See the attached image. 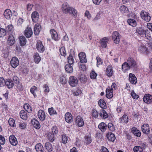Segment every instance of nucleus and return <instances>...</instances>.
Wrapping results in <instances>:
<instances>
[{"label": "nucleus", "instance_id": "obj_60", "mask_svg": "<svg viewBox=\"0 0 152 152\" xmlns=\"http://www.w3.org/2000/svg\"><path fill=\"white\" fill-rule=\"evenodd\" d=\"M10 126L12 127H16L15 120L12 118H10Z\"/></svg>", "mask_w": 152, "mask_h": 152}, {"label": "nucleus", "instance_id": "obj_41", "mask_svg": "<svg viewBox=\"0 0 152 152\" xmlns=\"http://www.w3.org/2000/svg\"><path fill=\"white\" fill-rule=\"evenodd\" d=\"M127 22L128 24L133 27H135L137 24L136 21L133 19H129L128 20Z\"/></svg>", "mask_w": 152, "mask_h": 152}, {"label": "nucleus", "instance_id": "obj_31", "mask_svg": "<svg viewBox=\"0 0 152 152\" xmlns=\"http://www.w3.org/2000/svg\"><path fill=\"white\" fill-rule=\"evenodd\" d=\"M120 121L122 123L126 124L128 122V118L126 115H124L120 118Z\"/></svg>", "mask_w": 152, "mask_h": 152}, {"label": "nucleus", "instance_id": "obj_18", "mask_svg": "<svg viewBox=\"0 0 152 152\" xmlns=\"http://www.w3.org/2000/svg\"><path fill=\"white\" fill-rule=\"evenodd\" d=\"M110 38L109 37H107L102 38L101 40V46L103 48H105L107 46V44L109 41Z\"/></svg>", "mask_w": 152, "mask_h": 152}, {"label": "nucleus", "instance_id": "obj_54", "mask_svg": "<svg viewBox=\"0 0 152 152\" xmlns=\"http://www.w3.org/2000/svg\"><path fill=\"white\" fill-rule=\"evenodd\" d=\"M68 62L70 64H72L74 63V60L72 56L69 55L68 58Z\"/></svg>", "mask_w": 152, "mask_h": 152}, {"label": "nucleus", "instance_id": "obj_48", "mask_svg": "<svg viewBox=\"0 0 152 152\" xmlns=\"http://www.w3.org/2000/svg\"><path fill=\"white\" fill-rule=\"evenodd\" d=\"M70 9V10L69 13L71 14L75 17H76L77 15V12L76 10L72 7Z\"/></svg>", "mask_w": 152, "mask_h": 152}, {"label": "nucleus", "instance_id": "obj_29", "mask_svg": "<svg viewBox=\"0 0 152 152\" xmlns=\"http://www.w3.org/2000/svg\"><path fill=\"white\" fill-rule=\"evenodd\" d=\"M35 148L37 152H43L44 149L41 143L37 144L35 146Z\"/></svg>", "mask_w": 152, "mask_h": 152}, {"label": "nucleus", "instance_id": "obj_8", "mask_svg": "<svg viewBox=\"0 0 152 152\" xmlns=\"http://www.w3.org/2000/svg\"><path fill=\"white\" fill-rule=\"evenodd\" d=\"M36 47L38 51L39 52H43L45 50L44 47L43 45L42 42L40 41H38L37 42Z\"/></svg>", "mask_w": 152, "mask_h": 152}, {"label": "nucleus", "instance_id": "obj_45", "mask_svg": "<svg viewBox=\"0 0 152 152\" xmlns=\"http://www.w3.org/2000/svg\"><path fill=\"white\" fill-rule=\"evenodd\" d=\"M61 136V142L64 144L67 143L68 140V137L65 134L62 135Z\"/></svg>", "mask_w": 152, "mask_h": 152}, {"label": "nucleus", "instance_id": "obj_11", "mask_svg": "<svg viewBox=\"0 0 152 152\" xmlns=\"http://www.w3.org/2000/svg\"><path fill=\"white\" fill-rule=\"evenodd\" d=\"M143 101L147 104H150L152 102V96L148 94H145L144 96Z\"/></svg>", "mask_w": 152, "mask_h": 152}, {"label": "nucleus", "instance_id": "obj_6", "mask_svg": "<svg viewBox=\"0 0 152 152\" xmlns=\"http://www.w3.org/2000/svg\"><path fill=\"white\" fill-rule=\"evenodd\" d=\"M80 61L82 63H86L87 59L85 53L83 52H80L78 54Z\"/></svg>", "mask_w": 152, "mask_h": 152}, {"label": "nucleus", "instance_id": "obj_21", "mask_svg": "<svg viewBox=\"0 0 152 152\" xmlns=\"http://www.w3.org/2000/svg\"><path fill=\"white\" fill-rule=\"evenodd\" d=\"M41 27L39 23L36 24L34 27V33L35 35H38L41 30Z\"/></svg>", "mask_w": 152, "mask_h": 152}, {"label": "nucleus", "instance_id": "obj_26", "mask_svg": "<svg viewBox=\"0 0 152 152\" xmlns=\"http://www.w3.org/2000/svg\"><path fill=\"white\" fill-rule=\"evenodd\" d=\"M31 123L34 128L39 129L40 127V125L39 122L36 119H34L31 120Z\"/></svg>", "mask_w": 152, "mask_h": 152}, {"label": "nucleus", "instance_id": "obj_17", "mask_svg": "<svg viewBox=\"0 0 152 152\" xmlns=\"http://www.w3.org/2000/svg\"><path fill=\"white\" fill-rule=\"evenodd\" d=\"M65 118L66 121L69 123H70L72 122V116L71 114L67 112L66 113L65 115Z\"/></svg>", "mask_w": 152, "mask_h": 152}, {"label": "nucleus", "instance_id": "obj_53", "mask_svg": "<svg viewBox=\"0 0 152 152\" xmlns=\"http://www.w3.org/2000/svg\"><path fill=\"white\" fill-rule=\"evenodd\" d=\"M133 150L135 152H142L143 150L141 147L136 146L134 147Z\"/></svg>", "mask_w": 152, "mask_h": 152}, {"label": "nucleus", "instance_id": "obj_32", "mask_svg": "<svg viewBox=\"0 0 152 152\" xmlns=\"http://www.w3.org/2000/svg\"><path fill=\"white\" fill-rule=\"evenodd\" d=\"M98 104L100 107L102 109H105L107 107L106 102L103 99L99 100Z\"/></svg>", "mask_w": 152, "mask_h": 152}, {"label": "nucleus", "instance_id": "obj_25", "mask_svg": "<svg viewBox=\"0 0 152 152\" xmlns=\"http://www.w3.org/2000/svg\"><path fill=\"white\" fill-rule=\"evenodd\" d=\"M106 96L108 98H112L113 96V91L112 89H111L110 88H107L106 90Z\"/></svg>", "mask_w": 152, "mask_h": 152}, {"label": "nucleus", "instance_id": "obj_2", "mask_svg": "<svg viewBox=\"0 0 152 152\" xmlns=\"http://www.w3.org/2000/svg\"><path fill=\"white\" fill-rule=\"evenodd\" d=\"M112 39L115 43L117 44L119 43L120 41V36L118 32H114L112 34Z\"/></svg>", "mask_w": 152, "mask_h": 152}, {"label": "nucleus", "instance_id": "obj_57", "mask_svg": "<svg viewBox=\"0 0 152 152\" xmlns=\"http://www.w3.org/2000/svg\"><path fill=\"white\" fill-rule=\"evenodd\" d=\"M67 82L66 79L64 76H62L60 79V83L62 84H65Z\"/></svg>", "mask_w": 152, "mask_h": 152}, {"label": "nucleus", "instance_id": "obj_42", "mask_svg": "<svg viewBox=\"0 0 152 152\" xmlns=\"http://www.w3.org/2000/svg\"><path fill=\"white\" fill-rule=\"evenodd\" d=\"M34 60L35 62L37 64H38L41 60V58L39 56L38 53H35L34 56Z\"/></svg>", "mask_w": 152, "mask_h": 152}, {"label": "nucleus", "instance_id": "obj_36", "mask_svg": "<svg viewBox=\"0 0 152 152\" xmlns=\"http://www.w3.org/2000/svg\"><path fill=\"white\" fill-rule=\"evenodd\" d=\"M146 30H144L141 28H137L136 30V33L140 35L142 37H144Z\"/></svg>", "mask_w": 152, "mask_h": 152}, {"label": "nucleus", "instance_id": "obj_16", "mask_svg": "<svg viewBox=\"0 0 152 152\" xmlns=\"http://www.w3.org/2000/svg\"><path fill=\"white\" fill-rule=\"evenodd\" d=\"M75 122L79 127H82L83 126L84 123L82 118L78 116L76 117Z\"/></svg>", "mask_w": 152, "mask_h": 152}, {"label": "nucleus", "instance_id": "obj_7", "mask_svg": "<svg viewBox=\"0 0 152 152\" xmlns=\"http://www.w3.org/2000/svg\"><path fill=\"white\" fill-rule=\"evenodd\" d=\"M71 7H70L68 4L66 2L64 3L62 5V10L65 13H68L69 12Z\"/></svg>", "mask_w": 152, "mask_h": 152}, {"label": "nucleus", "instance_id": "obj_51", "mask_svg": "<svg viewBox=\"0 0 152 152\" xmlns=\"http://www.w3.org/2000/svg\"><path fill=\"white\" fill-rule=\"evenodd\" d=\"M6 31L5 29L0 27V37H4L6 35Z\"/></svg>", "mask_w": 152, "mask_h": 152}, {"label": "nucleus", "instance_id": "obj_19", "mask_svg": "<svg viewBox=\"0 0 152 152\" xmlns=\"http://www.w3.org/2000/svg\"><path fill=\"white\" fill-rule=\"evenodd\" d=\"M45 112L42 110H39L38 112V117L39 119L41 121L44 120L45 118Z\"/></svg>", "mask_w": 152, "mask_h": 152}, {"label": "nucleus", "instance_id": "obj_33", "mask_svg": "<svg viewBox=\"0 0 152 152\" xmlns=\"http://www.w3.org/2000/svg\"><path fill=\"white\" fill-rule=\"evenodd\" d=\"M99 128L102 131L104 132L106 129L107 125L104 123H101L98 126Z\"/></svg>", "mask_w": 152, "mask_h": 152}, {"label": "nucleus", "instance_id": "obj_12", "mask_svg": "<svg viewBox=\"0 0 152 152\" xmlns=\"http://www.w3.org/2000/svg\"><path fill=\"white\" fill-rule=\"evenodd\" d=\"M129 81L132 84H135L137 82V78L135 75L131 73L129 74Z\"/></svg>", "mask_w": 152, "mask_h": 152}, {"label": "nucleus", "instance_id": "obj_46", "mask_svg": "<svg viewBox=\"0 0 152 152\" xmlns=\"http://www.w3.org/2000/svg\"><path fill=\"white\" fill-rule=\"evenodd\" d=\"M24 108L25 110L28 113H30L32 111L31 108L28 104H25L24 105Z\"/></svg>", "mask_w": 152, "mask_h": 152}, {"label": "nucleus", "instance_id": "obj_64", "mask_svg": "<svg viewBox=\"0 0 152 152\" xmlns=\"http://www.w3.org/2000/svg\"><path fill=\"white\" fill-rule=\"evenodd\" d=\"M79 68L80 69L83 70L85 71L86 69V67L85 65L83 64H80L79 65Z\"/></svg>", "mask_w": 152, "mask_h": 152}, {"label": "nucleus", "instance_id": "obj_38", "mask_svg": "<svg viewBox=\"0 0 152 152\" xmlns=\"http://www.w3.org/2000/svg\"><path fill=\"white\" fill-rule=\"evenodd\" d=\"M71 64H67L65 66V69L66 72L68 73H70L73 71V68L72 66H71Z\"/></svg>", "mask_w": 152, "mask_h": 152}, {"label": "nucleus", "instance_id": "obj_35", "mask_svg": "<svg viewBox=\"0 0 152 152\" xmlns=\"http://www.w3.org/2000/svg\"><path fill=\"white\" fill-rule=\"evenodd\" d=\"M84 143L86 145L90 144L92 142L91 137L90 135H86L84 137Z\"/></svg>", "mask_w": 152, "mask_h": 152}, {"label": "nucleus", "instance_id": "obj_50", "mask_svg": "<svg viewBox=\"0 0 152 152\" xmlns=\"http://www.w3.org/2000/svg\"><path fill=\"white\" fill-rule=\"evenodd\" d=\"M8 106L7 105L5 104H2L1 108L3 112L5 113H7L8 111Z\"/></svg>", "mask_w": 152, "mask_h": 152}, {"label": "nucleus", "instance_id": "obj_10", "mask_svg": "<svg viewBox=\"0 0 152 152\" xmlns=\"http://www.w3.org/2000/svg\"><path fill=\"white\" fill-rule=\"evenodd\" d=\"M10 64L12 67L14 68L16 67L19 64L18 58L15 57H13L10 61Z\"/></svg>", "mask_w": 152, "mask_h": 152}, {"label": "nucleus", "instance_id": "obj_44", "mask_svg": "<svg viewBox=\"0 0 152 152\" xmlns=\"http://www.w3.org/2000/svg\"><path fill=\"white\" fill-rule=\"evenodd\" d=\"M48 139L51 142H53L54 140V134L51 133V132H49L48 135Z\"/></svg>", "mask_w": 152, "mask_h": 152}, {"label": "nucleus", "instance_id": "obj_27", "mask_svg": "<svg viewBox=\"0 0 152 152\" xmlns=\"http://www.w3.org/2000/svg\"><path fill=\"white\" fill-rule=\"evenodd\" d=\"M108 140L110 141L113 142L115 139L114 134L111 132L108 133L106 135Z\"/></svg>", "mask_w": 152, "mask_h": 152}, {"label": "nucleus", "instance_id": "obj_58", "mask_svg": "<svg viewBox=\"0 0 152 152\" xmlns=\"http://www.w3.org/2000/svg\"><path fill=\"white\" fill-rule=\"evenodd\" d=\"M51 132L54 135L57 134L58 132V130L57 127L56 126H53L51 129Z\"/></svg>", "mask_w": 152, "mask_h": 152}, {"label": "nucleus", "instance_id": "obj_62", "mask_svg": "<svg viewBox=\"0 0 152 152\" xmlns=\"http://www.w3.org/2000/svg\"><path fill=\"white\" fill-rule=\"evenodd\" d=\"M108 127L109 129L112 131L115 130V127L113 124L111 123H109L108 124Z\"/></svg>", "mask_w": 152, "mask_h": 152}, {"label": "nucleus", "instance_id": "obj_15", "mask_svg": "<svg viewBox=\"0 0 152 152\" xmlns=\"http://www.w3.org/2000/svg\"><path fill=\"white\" fill-rule=\"evenodd\" d=\"M39 17V15L38 12L36 11H34L32 13L31 18L33 21L34 23L38 22Z\"/></svg>", "mask_w": 152, "mask_h": 152}, {"label": "nucleus", "instance_id": "obj_3", "mask_svg": "<svg viewBox=\"0 0 152 152\" xmlns=\"http://www.w3.org/2000/svg\"><path fill=\"white\" fill-rule=\"evenodd\" d=\"M127 61V62L128 63L131 68L135 69L137 68V63L133 58L132 57L128 58Z\"/></svg>", "mask_w": 152, "mask_h": 152}, {"label": "nucleus", "instance_id": "obj_49", "mask_svg": "<svg viewBox=\"0 0 152 152\" xmlns=\"http://www.w3.org/2000/svg\"><path fill=\"white\" fill-rule=\"evenodd\" d=\"M4 15L7 19H10V9H7L4 11Z\"/></svg>", "mask_w": 152, "mask_h": 152}, {"label": "nucleus", "instance_id": "obj_61", "mask_svg": "<svg viewBox=\"0 0 152 152\" xmlns=\"http://www.w3.org/2000/svg\"><path fill=\"white\" fill-rule=\"evenodd\" d=\"M96 59L97 60V66L98 67L99 65L102 64V61L99 57H97Z\"/></svg>", "mask_w": 152, "mask_h": 152}, {"label": "nucleus", "instance_id": "obj_52", "mask_svg": "<svg viewBox=\"0 0 152 152\" xmlns=\"http://www.w3.org/2000/svg\"><path fill=\"white\" fill-rule=\"evenodd\" d=\"M59 51L60 54L61 56H66V53L64 47H62L61 48L59 49Z\"/></svg>", "mask_w": 152, "mask_h": 152}, {"label": "nucleus", "instance_id": "obj_34", "mask_svg": "<svg viewBox=\"0 0 152 152\" xmlns=\"http://www.w3.org/2000/svg\"><path fill=\"white\" fill-rule=\"evenodd\" d=\"M99 114L100 117L104 119H105L108 117V114L104 110H101Z\"/></svg>", "mask_w": 152, "mask_h": 152}, {"label": "nucleus", "instance_id": "obj_30", "mask_svg": "<svg viewBox=\"0 0 152 152\" xmlns=\"http://www.w3.org/2000/svg\"><path fill=\"white\" fill-rule=\"evenodd\" d=\"M20 45L24 46L26 44V40L25 37L23 36H20L19 37Z\"/></svg>", "mask_w": 152, "mask_h": 152}, {"label": "nucleus", "instance_id": "obj_47", "mask_svg": "<svg viewBox=\"0 0 152 152\" xmlns=\"http://www.w3.org/2000/svg\"><path fill=\"white\" fill-rule=\"evenodd\" d=\"M48 112L50 115H56L57 113L53 107L49 108L48 109Z\"/></svg>", "mask_w": 152, "mask_h": 152}, {"label": "nucleus", "instance_id": "obj_22", "mask_svg": "<svg viewBox=\"0 0 152 152\" xmlns=\"http://www.w3.org/2000/svg\"><path fill=\"white\" fill-rule=\"evenodd\" d=\"M131 67L127 62H125L122 65L121 69L123 72H125L129 70Z\"/></svg>", "mask_w": 152, "mask_h": 152}, {"label": "nucleus", "instance_id": "obj_55", "mask_svg": "<svg viewBox=\"0 0 152 152\" xmlns=\"http://www.w3.org/2000/svg\"><path fill=\"white\" fill-rule=\"evenodd\" d=\"M15 42V39L14 37V35L11 34L10 35V45H12L14 44Z\"/></svg>", "mask_w": 152, "mask_h": 152}, {"label": "nucleus", "instance_id": "obj_43", "mask_svg": "<svg viewBox=\"0 0 152 152\" xmlns=\"http://www.w3.org/2000/svg\"><path fill=\"white\" fill-rule=\"evenodd\" d=\"M139 50L143 53H147L148 49L144 45H141L139 48Z\"/></svg>", "mask_w": 152, "mask_h": 152}, {"label": "nucleus", "instance_id": "obj_39", "mask_svg": "<svg viewBox=\"0 0 152 152\" xmlns=\"http://www.w3.org/2000/svg\"><path fill=\"white\" fill-rule=\"evenodd\" d=\"M120 11L123 13H127L129 12L128 8L124 5H122L119 8Z\"/></svg>", "mask_w": 152, "mask_h": 152}, {"label": "nucleus", "instance_id": "obj_40", "mask_svg": "<svg viewBox=\"0 0 152 152\" xmlns=\"http://www.w3.org/2000/svg\"><path fill=\"white\" fill-rule=\"evenodd\" d=\"M45 146L46 150L49 152H51L53 151V147L52 145L49 142L45 143Z\"/></svg>", "mask_w": 152, "mask_h": 152}, {"label": "nucleus", "instance_id": "obj_28", "mask_svg": "<svg viewBox=\"0 0 152 152\" xmlns=\"http://www.w3.org/2000/svg\"><path fill=\"white\" fill-rule=\"evenodd\" d=\"M10 143L12 145L15 146L18 144V141L15 137L13 135L10 136Z\"/></svg>", "mask_w": 152, "mask_h": 152}, {"label": "nucleus", "instance_id": "obj_23", "mask_svg": "<svg viewBox=\"0 0 152 152\" xmlns=\"http://www.w3.org/2000/svg\"><path fill=\"white\" fill-rule=\"evenodd\" d=\"M20 118L26 120L28 117V115L26 112L24 110H21L20 113Z\"/></svg>", "mask_w": 152, "mask_h": 152}, {"label": "nucleus", "instance_id": "obj_4", "mask_svg": "<svg viewBox=\"0 0 152 152\" xmlns=\"http://www.w3.org/2000/svg\"><path fill=\"white\" fill-rule=\"evenodd\" d=\"M4 86H6L8 88H10V79L4 80L3 77H0V86L2 87Z\"/></svg>", "mask_w": 152, "mask_h": 152}, {"label": "nucleus", "instance_id": "obj_56", "mask_svg": "<svg viewBox=\"0 0 152 152\" xmlns=\"http://www.w3.org/2000/svg\"><path fill=\"white\" fill-rule=\"evenodd\" d=\"M90 75L91 79H96L97 75L94 71H92L90 73Z\"/></svg>", "mask_w": 152, "mask_h": 152}, {"label": "nucleus", "instance_id": "obj_59", "mask_svg": "<svg viewBox=\"0 0 152 152\" xmlns=\"http://www.w3.org/2000/svg\"><path fill=\"white\" fill-rule=\"evenodd\" d=\"M144 36L148 39H149L151 37V35L150 32L148 30H146Z\"/></svg>", "mask_w": 152, "mask_h": 152}, {"label": "nucleus", "instance_id": "obj_5", "mask_svg": "<svg viewBox=\"0 0 152 152\" xmlns=\"http://www.w3.org/2000/svg\"><path fill=\"white\" fill-rule=\"evenodd\" d=\"M78 81L76 77L71 76L70 77L69 80V84L72 87L76 86L77 84Z\"/></svg>", "mask_w": 152, "mask_h": 152}, {"label": "nucleus", "instance_id": "obj_24", "mask_svg": "<svg viewBox=\"0 0 152 152\" xmlns=\"http://www.w3.org/2000/svg\"><path fill=\"white\" fill-rule=\"evenodd\" d=\"M131 130L133 133L136 136L138 137L141 136V133L140 131L137 128L133 127L131 129Z\"/></svg>", "mask_w": 152, "mask_h": 152}, {"label": "nucleus", "instance_id": "obj_37", "mask_svg": "<svg viewBox=\"0 0 152 152\" xmlns=\"http://www.w3.org/2000/svg\"><path fill=\"white\" fill-rule=\"evenodd\" d=\"M37 88L35 86H33L30 89V92L33 94L34 97H37L36 92L37 91Z\"/></svg>", "mask_w": 152, "mask_h": 152}, {"label": "nucleus", "instance_id": "obj_13", "mask_svg": "<svg viewBox=\"0 0 152 152\" xmlns=\"http://www.w3.org/2000/svg\"><path fill=\"white\" fill-rule=\"evenodd\" d=\"M33 34V31L31 28L27 27L24 31V35L27 38L30 37Z\"/></svg>", "mask_w": 152, "mask_h": 152}, {"label": "nucleus", "instance_id": "obj_14", "mask_svg": "<svg viewBox=\"0 0 152 152\" xmlns=\"http://www.w3.org/2000/svg\"><path fill=\"white\" fill-rule=\"evenodd\" d=\"M52 39L55 41H58L59 40L58 35L57 32L54 29H51L50 31Z\"/></svg>", "mask_w": 152, "mask_h": 152}, {"label": "nucleus", "instance_id": "obj_63", "mask_svg": "<svg viewBox=\"0 0 152 152\" xmlns=\"http://www.w3.org/2000/svg\"><path fill=\"white\" fill-rule=\"evenodd\" d=\"M5 142V140L4 137L2 135H0V144L1 145H4Z\"/></svg>", "mask_w": 152, "mask_h": 152}, {"label": "nucleus", "instance_id": "obj_9", "mask_svg": "<svg viewBox=\"0 0 152 152\" xmlns=\"http://www.w3.org/2000/svg\"><path fill=\"white\" fill-rule=\"evenodd\" d=\"M142 130L145 134L148 135L150 132V128L148 124H144L141 127Z\"/></svg>", "mask_w": 152, "mask_h": 152}, {"label": "nucleus", "instance_id": "obj_1", "mask_svg": "<svg viewBox=\"0 0 152 152\" xmlns=\"http://www.w3.org/2000/svg\"><path fill=\"white\" fill-rule=\"evenodd\" d=\"M140 15L142 19L145 21L149 22L151 20V17L149 13L147 12L142 10L140 12Z\"/></svg>", "mask_w": 152, "mask_h": 152}, {"label": "nucleus", "instance_id": "obj_20", "mask_svg": "<svg viewBox=\"0 0 152 152\" xmlns=\"http://www.w3.org/2000/svg\"><path fill=\"white\" fill-rule=\"evenodd\" d=\"M106 72L107 75L108 77L112 76L113 73L112 66L110 65L107 66L106 69Z\"/></svg>", "mask_w": 152, "mask_h": 152}]
</instances>
